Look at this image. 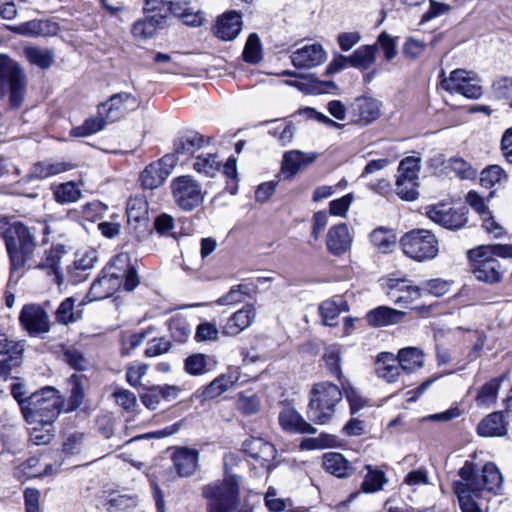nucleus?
Instances as JSON below:
<instances>
[{"label": "nucleus", "mask_w": 512, "mask_h": 512, "mask_svg": "<svg viewBox=\"0 0 512 512\" xmlns=\"http://www.w3.org/2000/svg\"><path fill=\"white\" fill-rule=\"evenodd\" d=\"M171 460L179 477H190L198 469L199 451L189 447H177Z\"/></svg>", "instance_id": "nucleus-19"}, {"label": "nucleus", "mask_w": 512, "mask_h": 512, "mask_svg": "<svg viewBox=\"0 0 512 512\" xmlns=\"http://www.w3.org/2000/svg\"><path fill=\"white\" fill-rule=\"evenodd\" d=\"M279 423L284 430L289 432L315 434L317 431L293 408H285L280 412Z\"/></svg>", "instance_id": "nucleus-32"}, {"label": "nucleus", "mask_w": 512, "mask_h": 512, "mask_svg": "<svg viewBox=\"0 0 512 512\" xmlns=\"http://www.w3.org/2000/svg\"><path fill=\"white\" fill-rule=\"evenodd\" d=\"M420 288V296L422 294H431L436 297H441L449 291V283L442 279H431L423 283Z\"/></svg>", "instance_id": "nucleus-60"}, {"label": "nucleus", "mask_w": 512, "mask_h": 512, "mask_svg": "<svg viewBox=\"0 0 512 512\" xmlns=\"http://www.w3.org/2000/svg\"><path fill=\"white\" fill-rule=\"evenodd\" d=\"M176 161L174 155H164L158 161L146 166L140 174L142 187L150 190L160 187L172 172Z\"/></svg>", "instance_id": "nucleus-12"}, {"label": "nucleus", "mask_w": 512, "mask_h": 512, "mask_svg": "<svg viewBox=\"0 0 512 512\" xmlns=\"http://www.w3.org/2000/svg\"><path fill=\"white\" fill-rule=\"evenodd\" d=\"M8 29L13 33L26 37H46L55 35L59 28L55 22L34 19L19 25L9 26Z\"/></svg>", "instance_id": "nucleus-25"}, {"label": "nucleus", "mask_w": 512, "mask_h": 512, "mask_svg": "<svg viewBox=\"0 0 512 512\" xmlns=\"http://www.w3.org/2000/svg\"><path fill=\"white\" fill-rule=\"evenodd\" d=\"M365 468L367 469V474L362 482L363 490L365 492H376L382 489L387 481L384 472L372 469L370 465H367Z\"/></svg>", "instance_id": "nucleus-54"}, {"label": "nucleus", "mask_w": 512, "mask_h": 512, "mask_svg": "<svg viewBox=\"0 0 512 512\" xmlns=\"http://www.w3.org/2000/svg\"><path fill=\"white\" fill-rule=\"evenodd\" d=\"M107 266H113L115 273L122 274L121 283L125 290L132 291L139 284L135 268L130 263V257L126 253L115 256Z\"/></svg>", "instance_id": "nucleus-29"}, {"label": "nucleus", "mask_w": 512, "mask_h": 512, "mask_svg": "<svg viewBox=\"0 0 512 512\" xmlns=\"http://www.w3.org/2000/svg\"><path fill=\"white\" fill-rule=\"evenodd\" d=\"M243 58L246 62L253 64L261 60V44L260 39L256 33H252L249 35L244 47Z\"/></svg>", "instance_id": "nucleus-57"}, {"label": "nucleus", "mask_w": 512, "mask_h": 512, "mask_svg": "<svg viewBox=\"0 0 512 512\" xmlns=\"http://www.w3.org/2000/svg\"><path fill=\"white\" fill-rule=\"evenodd\" d=\"M1 236L10 260V277L19 279L27 270V263L42 246L37 242L34 232L21 222L8 224Z\"/></svg>", "instance_id": "nucleus-2"}, {"label": "nucleus", "mask_w": 512, "mask_h": 512, "mask_svg": "<svg viewBox=\"0 0 512 512\" xmlns=\"http://www.w3.org/2000/svg\"><path fill=\"white\" fill-rule=\"evenodd\" d=\"M347 311H349L348 303L340 296L325 300L319 306L322 321L327 326H336L339 315Z\"/></svg>", "instance_id": "nucleus-34"}, {"label": "nucleus", "mask_w": 512, "mask_h": 512, "mask_svg": "<svg viewBox=\"0 0 512 512\" xmlns=\"http://www.w3.org/2000/svg\"><path fill=\"white\" fill-rule=\"evenodd\" d=\"M397 356L402 370L406 373H411L424 365L423 352L416 347L402 348Z\"/></svg>", "instance_id": "nucleus-37"}, {"label": "nucleus", "mask_w": 512, "mask_h": 512, "mask_svg": "<svg viewBox=\"0 0 512 512\" xmlns=\"http://www.w3.org/2000/svg\"><path fill=\"white\" fill-rule=\"evenodd\" d=\"M29 439L35 445H46L53 439V423L46 425L39 423L38 425H30Z\"/></svg>", "instance_id": "nucleus-53"}, {"label": "nucleus", "mask_w": 512, "mask_h": 512, "mask_svg": "<svg viewBox=\"0 0 512 512\" xmlns=\"http://www.w3.org/2000/svg\"><path fill=\"white\" fill-rule=\"evenodd\" d=\"M233 383L231 377L220 375L203 389L202 395L205 399H213L227 391Z\"/></svg>", "instance_id": "nucleus-51"}, {"label": "nucleus", "mask_w": 512, "mask_h": 512, "mask_svg": "<svg viewBox=\"0 0 512 512\" xmlns=\"http://www.w3.org/2000/svg\"><path fill=\"white\" fill-rule=\"evenodd\" d=\"M219 331L216 324L212 322L200 323L195 331V340L197 342L216 341L218 339Z\"/></svg>", "instance_id": "nucleus-62"}, {"label": "nucleus", "mask_w": 512, "mask_h": 512, "mask_svg": "<svg viewBox=\"0 0 512 512\" xmlns=\"http://www.w3.org/2000/svg\"><path fill=\"white\" fill-rule=\"evenodd\" d=\"M402 367L398 356L390 352H381L375 360V372L379 378L394 383L401 375Z\"/></svg>", "instance_id": "nucleus-27"}, {"label": "nucleus", "mask_w": 512, "mask_h": 512, "mask_svg": "<svg viewBox=\"0 0 512 512\" xmlns=\"http://www.w3.org/2000/svg\"><path fill=\"white\" fill-rule=\"evenodd\" d=\"M405 312L387 306H379L366 314V321L372 327H384L400 323Z\"/></svg>", "instance_id": "nucleus-31"}, {"label": "nucleus", "mask_w": 512, "mask_h": 512, "mask_svg": "<svg viewBox=\"0 0 512 512\" xmlns=\"http://www.w3.org/2000/svg\"><path fill=\"white\" fill-rule=\"evenodd\" d=\"M193 167L198 173L213 177L220 169V161L215 154L200 155Z\"/></svg>", "instance_id": "nucleus-50"}, {"label": "nucleus", "mask_w": 512, "mask_h": 512, "mask_svg": "<svg viewBox=\"0 0 512 512\" xmlns=\"http://www.w3.org/2000/svg\"><path fill=\"white\" fill-rule=\"evenodd\" d=\"M242 16L236 11H229L218 17L214 34L223 41L234 40L242 30Z\"/></svg>", "instance_id": "nucleus-23"}, {"label": "nucleus", "mask_w": 512, "mask_h": 512, "mask_svg": "<svg viewBox=\"0 0 512 512\" xmlns=\"http://www.w3.org/2000/svg\"><path fill=\"white\" fill-rule=\"evenodd\" d=\"M23 53L31 64L41 69L49 68L54 61V52L50 49L28 46L24 48Z\"/></svg>", "instance_id": "nucleus-41"}, {"label": "nucleus", "mask_w": 512, "mask_h": 512, "mask_svg": "<svg viewBox=\"0 0 512 512\" xmlns=\"http://www.w3.org/2000/svg\"><path fill=\"white\" fill-rule=\"evenodd\" d=\"M322 460L323 468L338 478L347 477L352 473V466L341 453H325Z\"/></svg>", "instance_id": "nucleus-35"}, {"label": "nucleus", "mask_w": 512, "mask_h": 512, "mask_svg": "<svg viewBox=\"0 0 512 512\" xmlns=\"http://www.w3.org/2000/svg\"><path fill=\"white\" fill-rule=\"evenodd\" d=\"M505 171L498 165H491L481 172L480 182L483 187L491 188L506 180Z\"/></svg>", "instance_id": "nucleus-55"}, {"label": "nucleus", "mask_w": 512, "mask_h": 512, "mask_svg": "<svg viewBox=\"0 0 512 512\" xmlns=\"http://www.w3.org/2000/svg\"><path fill=\"white\" fill-rule=\"evenodd\" d=\"M425 214L434 223L449 230L463 228L468 222V209L466 207L453 208L448 204L438 203L427 206Z\"/></svg>", "instance_id": "nucleus-10"}, {"label": "nucleus", "mask_w": 512, "mask_h": 512, "mask_svg": "<svg viewBox=\"0 0 512 512\" xmlns=\"http://www.w3.org/2000/svg\"><path fill=\"white\" fill-rule=\"evenodd\" d=\"M61 406L59 392L48 386L29 396V401L22 404V415L29 425H50L60 414Z\"/></svg>", "instance_id": "nucleus-3"}, {"label": "nucleus", "mask_w": 512, "mask_h": 512, "mask_svg": "<svg viewBox=\"0 0 512 512\" xmlns=\"http://www.w3.org/2000/svg\"><path fill=\"white\" fill-rule=\"evenodd\" d=\"M37 250L32 260L27 263V270L39 269L45 271L47 275H53L54 281L59 285L61 283V274L59 271L61 253L56 248Z\"/></svg>", "instance_id": "nucleus-18"}, {"label": "nucleus", "mask_w": 512, "mask_h": 512, "mask_svg": "<svg viewBox=\"0 0 512 512\" xmlns=\"http://www.w3.org/2000/svg\"><path fill=\"white\" fill-rule=\"evenodd\" d=\"M169 15H174L177 18L182 19L183 23L190 26H200L202 23V17L194 7L190 6L188 1L171 0V9Z\"/></svg>", "instance_id": "nucleus-36"}, {"label": "nucleus", "mask_w": 512, "mask_h": 512, "mask_svg": "<svg viewBox=\"0 0 512 512\" xmlns=\"http://www.w3.org/2000/svg\"><path fill=\"white\" fill-rule=\"evenodd\" d=\"M377 45H364L359 47L350 56V66L367 69L369 68L376 59Z\"/></svg>", "instance_id": "nucleus-42"}, {"label": "nucleus", "mask_w": 512, "mask_h": 512, "mask_svg": "<svg viewBox=\"0 0 512 512\" xmlns=\"http://www.w3.org/2000/svg\"><path fill=\"white\" fill-rule=\"evenodd\" d=\"M208 142V139H206L203 135H201L198 132H185L174 140V153L172 155L175 156L176 154L177 156L188 157L190 155H193Z\"/></svg>", "instance_id": "nucleus-28"}, {"label": "nucleus", "mask_w": 512, "mask_h": 512, "mask_svg": "<svg viewBox=\"0 0 512 512\" xmlns=\"http://www.w3.org/2000/svg\"><path fill=\"white\" fill-rule=\"evenodd\" d=\"M170 9L171 0H144L143 3L145 15H152L163 21L169 16Z\"/></svg>", "instance_id": "nucleus-52"}, {"label": "nucleus", "mask_w": 512, "mask_h": 512, "mask_svg": "<svg viewBox=\"0 0 512 512\" xmlns=\"http://www.w3.org/2000/svg\"><path fill=\"white\" fill-rule=\"evenodd\" d=\"M72 168L73 165L69 162L45 159L32 165L27 178L42 180L69 171Z\"/></svg>", "instance_id": "nucleus-30"}, {"label": "nucleus", "mask_w": 512, "mask_h": 512, "mask_svg": "<svg viewBox=\"0 0 512 512\" xmlns=\"http://www.w3.org/2000/svg\"><path fill=\"white\" fill-rule=\"evenodd\" d=\"M75 298L68 297L61 302L55 312L56 321L63 325H68L82 317L81 311H75Z\"/></svg>", "instance_id": "nucleus-45"}, {"label": "nucleus", "mask_w": 512, "mask_h": 512, "mask_svg": "<svg viewBox=\"0 0 512 512\" xmlns=\"http://www.w3.org/2000/svg\"><path fill=\"white\" fill-rule=\"evenodd\" d=\"M370 241L381 252L386 253L396 244L395 234L385 228H377L370 233Z\"/></svg>", "instance_id": "nucleus-47"}, {"label": "nucleus", "mask_w": 512, "mask_h": 512, "mask_svg": "<svg viewBox=\"0 0 512 512\" xmlns=\"http://www.w3.org/2000/svg\"><path fill=\"white\" fill-rule=\"evenodd\" d=\"M244 449L251 457L269 461L274 459L276 450L274 446L261 438H251L244 442Z\"/></svg>", "instance_id": "nucleus-38"}, {"label": "nucleus", "mask_w": 512, "mask_h": 512, "mask_svg": "<svg viewBox=\"0 0 512 512\" xmlns=\"http://www.w3.org/2000/svg\"><path fill=\"white\" fill-rule=\"evenodd\" d=\"M63 357L64 361L75 370L83 371L89 365V362L83 353L75 348L66 349Z\"/></svg>", "instance_id": "nucleus-61"}, {"label": "nucleus", "mask_w": 512, "mask_h": 512, "mask_svg": "<svg viewBox=\"0 0 512 512\" xmlns=\"http://www.w3.org/2000/svg\"><path fill=\"white\" fill-rule=\"evenodd\" d=\"M127 221L131 229L144 233L148 227V203L140 196L130 197L127 201Z\"/></svg>", "instance_id": "nucleus-21"}, {"label": "nucleus", "mask_w": 512, "mask_h": 512, "mask_svg": "<svg viewBox=\"0 0 512 512\" xmlns=\"http://www.w3.org/2000/svg\"><path fill=\"white\" fill-rule=\"evenodd\" d=\"M352 242L353 236L346 224L334 225L328 230L326 246L331 254L340 256L346 253L350 249Z\"/></svg>", "instance_id": "nucleus-22"}, {"label": "nucleus", "mask_w": 512, "mask_h": 512, "mask_svg": "<svg viewBox=\"0 0 512 512\" xmlns=\"http://www.w3.org/2000/svg\"><path fill=\"white\" fill-rule=\"evenodd\" d=\"M82 193L74 182L59 184L54 189V198L58 203H73L80 199Z\"/></svg>", "instance_id": "nucleus-49"}, {"label": "nucleus", "mask_w": 512, "mask_h": 512, "mask_svg": "<svg viewBox=\"0 0 512 512\" xmlns=\"http://www.w3.org/2000/svg\"><path fill=\"white\" fill-rule=\"evenodd\" d=\"M216 361L205 354L195 353L185 359L184 368L190 375H202L213 369Z\"/></svg>", "instance_id": "nucleus-39"}, {"label": "nucleus", "mask_w": 512, "mask_h": 512, "mask_svg": "<svg viewBox=\"0 0 512 512\" xmlns=\"http://www.w3.org/2000/svg\"><path fill=\"white\" fill-rule=\"evenodd\" d=\"M109 123L106 117L97 115L96 117L88 118L81 126L72 129L71 134L75 137H85L101 131L105 125Z\"/></svg>", "instance_id": "nucleus-48"}, {"label": "nucleus", "mask_w": 512, "mask_h": 512, "mask_svg": "<svg viewBox=\"0 0 512 512\" xmlns=\"http://www.w3.org/2000/svg\"><path fill=\"white\" fill-rule=\"evenodd\" d=\"M308 417L317 424L329 422L336 411V406L342 400L340 388L323 381L313 385L309 393Z\"/></svg>", "instance_id": "nucleus-6"}, {"label": "nucleus", "mask_w": 512, "mask_h": 512, "mask_svg": "<svg viewBox=\"0 0 512 512\" xmlns=\"http://www.w3.org/2000/svg\"><path fill=\"white\" fill-rule=\"evenodd\" d=\"M506 425L501 412H492L479 422L477 433L481 437H501L507 433Z\"/></svg>", "instance_id": "nucleus-33"}, {"label": "nucleus", "mask_w": 512, "mask_h": 512, "mask_svg": "<svg viewBox=\"0 0 512 512\" xmlns=\"http://www.w3.org/2000/svg\"><path fill=\"white\" fill-rule=\"evenodd\" d=\"M462 481L454 483L461 512H488L487 501L482 496L485 490L498 493L503 484V477L494 463H486L481 474H476L474 464L466 461L459 470Z\"/></svg>", "instance_id": "nucleus-1"}, {"label": "nucleus", "mask_w": 512, "mask_h": 512, "mask_svg": "<svg viewBox=\"0 0 512 512\" xmlns=\"http://www.w3.org/2000/svg\"><path fill=\"white\" fill-rule=\"evenodd\" d=\"M316 158V153H305L300 150L288 151L283 156L281 172L285 178H292L299 171L312 164Z\"/></svg>", "instance_id": "nucleus-26"}, {"label": "nucleus", "mask_w": 512, "mask_h": 512, "mask_svg": "<svg viewBox=\"0 0 512 512\" xmlns=\"http://www.w3.org/2000/svg\"><path fill=\"white\" fill-rule=\"evenodd\" d=\"M170 348L171 342L168 339L164 337H158L153 338L147 343L144 353L147 357H156L167 353Z\"/></svg>", "instance_id": "nucleus-63"}, {"label": "nucleus", "mask_w": 512, "mask_h": 512, "mask_svg": "<svg viewBox=\"0 0 512 512\" xmlns=\"http://www.w3.org/2000/svg\"><path fill=\"white\" fill-rule=\"evenodd\" d=\"M121 277L122 274L115 273L113 266H106L101 276L90 287L88 295L91 300H101L112 296L123 285Z\"/></svg>", "instance_id": "nucleus-16"}, {"label": "nucleus", "mask_w": 512, "mask_h": 512, "mask_svg": "<svg viewBox=\"0 0 512 512\" xmlns=\"http://www.w3.org/2000/svg\"><path fill=\"white\" fill-rule=\"evenodd\" d=\"M500 386L501 381L498 378H493L484 384L475 398L477 405L481 407H489L494 404L497 399Z\"/></svg>", "instance_id": "nucleus-44"}, {"label": "nucleus", "mask_w": 512, "mask_h": 512, "mask_svg": "<svg viewBox=\"0 0 512 512\" xmlns=\"http://www.w3.org/2000/svg\"><path fill=\"white\" fill-rule=\"evenodd\" d=\"M163 24V20L152 15H146L144 19H140L133 24L132 34L139 39H148L153 37L157 29L161 28Z\"/></svg>", "instance_id": "nucleus-40"}, {"label": "nucleus", "mask_w": 512, "mask_h": 512, "mask_svg": "<svg viewBox=\"0 0 512 512\" xmlns=\"http://www.w3.org/2000/svg\"><path fill=\"white\" fill-rule=\"evenodd\" d=\"M25 512H42L40 499L41 493L35 488H26L23 492Z\"/></svg>", "instance_id": "nucleus-64"}, {"label": "nucleus", "mask_w": 512, "mask_h": 512, "mask_svg": "<svg viewBox=\"0 0 512 512\" xmlns=\"http://www.w3.org/2000/svg\"><path fill=\"white\" fill-rule=\"evenodd\" d=\"M400 246L405 255L419 262L435 258L439 251L436 236L426 229L405 233L400 239Z\"/></svg>", "instance_id": "nucleus-7"}, {"label": "nucleus", "mask_w": 512, "mask_h": 512, "mask_svg": "<svg viewBox=\"0 0 512 512\" xmlns=\"http://www.w3.org/2000/svg\"><path fill=\"white\" fill-rule=\"evenodd\" d=\"M9 90V103L19 108L25 94V77L19 65L6 55H0V97Z\"/></svg>", "instance_id": "nucleus-8"}, {"label": "nucleus", "mask_w": 512, "mask_h": 512, "mask_svg": "<svg viewBox=\"0 0 512 512\" xmlns=\"http://www.w3.org/2000/svg\"><path fill=\"white\" fill-rule=\"evenodd\" d=\"M207 500V512H236L239 509V478L225 475L221 481L205 485L201 489Z\"/></svg>", "instance_id": "nucleus-5"}, {"label": "nucleus", "mask_w": 512, "mask_h": 512, "mask_svg": "<svg viewBox=\"0 0 512 512\" xmlns=\"http://www.w3.org/2000/svg\"><path fill=\"white\" fill-rule=\"evenodd\" d=\"M170 188L174 202L184 211H192L203 203L205 193L202 186L190 175L174 178Z\"/></svg>", "instance_id": "nucleus-9"}, {"label": "nucleus", "mask_w": 512, "mask_h": 512, "mask_svg": "<svg viewBox=\"0 0 512 512\" xmlns=\"http://www.w3.org/2000/svg\"><path fill=\"white\" fill-rule=\"evenodd\" d=\"M420 171V159L415 157H406L398 167L397 181L418 182V173Z\"/></svg>", "instance_id": "nucleus-46"}, {"label": "nucleus", "mask_w": 512, "mask_h": 512, "mask_svg": "<svg viewBox=\"0 0 512 512\" xmlns=\"http://www.w3.org/2000/svg\"><path fill=\"white\" fill-rule=\"evenodd\" d=\"M494 256L512 257V245H483L469 251L472 271L479 281L497 283L501 280L503 271Z\"/></svg>", "instance_id": "nucleus-4"}, {"label": "nucleus", "mask_w": 512, "mask_h": 512, "mask_svg": "<svg viewBox=\"0 0 512 512\" xmlns=\"http://www.w3.org/2000/svg\"><path fill=\"white\" fill-rule=\"evenodd\" d=\"M170 331L176 341L183 343L191 335V326L183 316H175L170 323Z\"/></svg>", "instance_id": "nucleus-59"}, {"label": "nucleus", "mask_w": 512, "mask_h": 512, "mask_svg": "<svg viewBox=\"0 0 512 512\" xmlns=\"http://www.w3.org/2000/svg\"><path fill=\"white\" fill-rule=\"evenodd\" d=\"M322 359L326 364L329 373L336 376L342 382L343 374L341 368V350L338 346L332 345L325 348Z\"/></svg>", "instance_id": "nucleus-43"}, {"label": "nucleus", "mask_w": 512, "mask_h": 512, "mask_svg": "<svg viewBox=\"0 0 512 512\" xmlns=\"http://www.w3.org/2000/svg\"><path fill=\"white\" fill-rule=\"evenodd\" d=\"M21 326L32 336H39L50 331V319L48 313L39 305H25L20 313Z\"/></svg>", "instance_id": "nucleus-15"}, {"label": "nucleus", "mask_w": 512, "mask_h": 512, "mask_svg": "<svg viewBox=\"0 0 512 512\" xmlns=\"http://www.w3.org/2000/svg\"><path fill=\"white\" fill-rule=\"evenodd\" d=\"M326 60V52L320 44L305 45L291 54V61L296 68L311 69Z\"/></svg>", "instance_id": "nucleus-20"}, {"label": "nucleus", "mask_w": 512, "mask_h": 512, "mask_svg": "<svg viewBox=\"0 0 512 512\" xmlns=\"http://www.w3.org/2000/svg\"><path fill=\"white\" fill-rule=\"evenodd\" d=\"M138 107L139 102L135 96L122 92L111 96L106 103L100 104L99 115L106 117L109 123H113Z\"/></svg>", "instance_id": "nucleus-13"}, {"label": "nucleus", "mask_w": 512, "mask_h": 512, "mask_svg": "<svg viewBox=\"0 0 512 512\" xmlns=\"http://www.w3.org/2000/svg\"><path fill=\"white\" fill-rule=\"evenodd\" d=\"M337 438L329 434H321L315 438H306L302 440L300 448L302 450L325 449L335 447L337 445Z\"/></svg>", "instance_id": "nucleus-56"}, {"label": "nucleus", "mask_w": 512, "mask_h": 512, "mask_svg": "<svg viewBox=\"0 0 512 512\" xmlns=\"http://www.w3.org/2000/svg\"><path fill=\"white\" fill-rule=\"evenodd\" d=\"M255 317V307L251 304L245 305L228 318L225 325L222 327V333L228 336H236L250 327Z\"/></svg>", "instance_id": "nucleus-24"}, {"label": "nucleus", "mask_w": 512, "mask_h": 512, "mask_svg": "<svg viewBox=\"0 0 512 512\" xmlns=\"http://www.w3.org/2000/svg\"><path fill=\"white\" fill-rule=\"evenodd\" d=\"M239 410L247 415L258 412L260 408L259 397L252 391L241 392L237 400Z\"/></svg>", "instance_id": "nucleus-58"}, {"label": "nucleus", "mask_w": 512, "mask_h": 512, "mask_svg": "<svg viewBox=\"0 0 512 512\" xmlns=\"http://www.w3.org/2000/svg\"><path fill=\"white\" fill-rule=\"evenodd\" d=\"M389 299L395 304L410 305L420 297L419 286L411 285L407 279L389 278L383 284Z\"/></svg>", "instance_id": "nucleus-17"}, {"label": "nucleus", "mask_w": 512, "mask_h": 512, "mask_svg": "<svg viewBox=\"0 0 512 512\" xmlns=\"http://www.w3.org/2000/svg\"><path fill=\"white\" fill-rule=\"evenodd\" d=\"M348 113L353 124L365 127L379 118L381 102L372 97H358L350 103Z\"/></svg>", "instance_id": "nucleus-14"}, {"label": "nucleus", "mask_w": 512, "mask_h": 512, "mask_svg": "<svg viewBox=\"0 0 512 512\" xmlns=\"http://www.w3.org/2000/svg\"><path fill=\"white\" fill-rule=\"evenodd\" d=\"M441 86L450 93L461 94L470 99H478L482 95L479 81L470 77L469 72L463 69L452 71L448 78L441 81Z\"/></svg>", "instance_id": "nucleus-11"}]
</instances>
